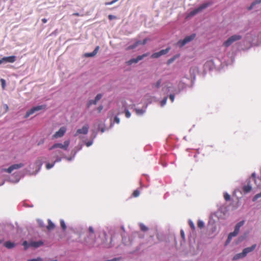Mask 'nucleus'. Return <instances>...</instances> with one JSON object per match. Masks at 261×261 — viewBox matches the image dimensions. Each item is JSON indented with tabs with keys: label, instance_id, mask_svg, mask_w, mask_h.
Wrapping results in <instances>:
<instances>
[{
	"label": "nucleus",
	"instance_id": "obj_44",
	"mask_svg": "<svg viewBox=\"0 0 261 261\" xmlns=\"http://www.w3.org/2000/svg\"><path fill=\"white\" fill-rule=\"evenodd\" d=\"M231 239H232V237L230 235H228L227 239L225 243V245H226L228 243H229V242L231 241Z\"/></svg>",
	"mask_w": 261,
	"mask_h": 261
},
{
	"label": "nucleus",
	"instance_id": "obj_13",
	"mask_svg": "<svg viewBox=\"0 0 261 261\" xmlns=\"http://www.w3.org/2000/svg\"><path fill=\"white\" fill-rule=\"evenodd\" d=\"M3 61L5 63H14L16 61V57L12 56L9 57H6L3 58Z\"/></svg>",
	"mask_w": 261,
	"mask_h": 261
},
{
	"label": "nucleus",
	"instance_id": "obj_26",
	"mask_svg": "<svg viewBox=\"0 0 261 261\" xmlns=\"http://www.w3.org/2000/svg\"><path fill=\"white\" fill-rule=\"evenodd\" d=\"M60 225L62 228L65 230L66 229V225L63 220H60Z\"/></svg>",
	"mask_w": 261,
	"mask_h": 261
},
{
	"label": "nucleus",
	"instance_id": "obj_23",
	"mask_svg": "<svg viewBox=\"0 0 261 261\" xmlns=\"http://www.w3.org/2000/svg\"><path fill=\"white\" fill-rule=\"evenodd\" d=\"M170 47H168L167 48H166L165 49H162L161 50H160L159 52L160 53V55L161 56L162 55H166V54H167L169 51L170 50Z\"/></svg>",
	"mask_w": 261,
	"mask_h": 261
},
{
	"label": "nucleus",
	"instance_id": "obj_22",
	"mask_svg": "<svg viewBox=\"0 0 261 261\" xmlns=\"http://www.w3.org/2000/svg\"><path fill=\"white\" fill-rule=\"evenodd\" d=\"M260 3H261V0H255L248 8V10H251L255 5L258 4Z\"/></svg>",
	"mask_w": 261,
	"mask_h": 261
},
{
	"label": "nucleus",
	"instance_id": "obj_19",
	"mask_svg": "<svg viewBox=\"0 0 261 261\" xmlns=\"http://www.w3.org/2000/svg\"><path fill=\"white\" fill-rule=\"evenodd\" d=\"M55 228V224L49 219L48 220V225L47 226V229L48 230H51Z\"/></svg>",
	"mask_w": 261,
	"mask_h": 261
},
{
	"label": "nucleus",
	"instance_id": "obj_58",
	"mask_svg": "<svg viewBox=\"0 0 261 261\" xmlns=\"http://www.w3.org/2000/svg\"><path fill=\"white\" fill-rule=\"evenodd\" d=\"M101 133H103V132H105V128H102L101 129Z\"/></svg>",
	"mask_w": 261,
	"mask_h": 261
},
{
	"label": "nucleus",
	"instance_id": "obj_55",
	"mask_svg": "<svg viewBox=\"0 0 261 261\" xmlns=\"http://www.w3.org/2000/svg\"><path fill=\"white\" fill-rule=\"evenodd\" d=\"M42 21L43 23H45L47 21V20L46 18H43L42 19Z\"/></svg>",
	"mask_w": 261,
	"mask_h": 261
},
{
	"label": "nucleus",
	"instance_id": "obj_54",
	"mask_svg": "<svg viewBox=\"0 0 261 261\" xmlns=\"http://www.w3.org/2000/svg\"><path fill=\"white\" fill-rule=\"evenodd\" d=\"M92 144V142L89 141V142H88L86 143V145H87V146L88 147V146H90V145H91Z\"/></svg>",
	"mask_w": 261,
	"mask_h": 261
},
{
	"label": "nucleus",
	"instance_id": "obj_2",
	"mask_svg": "<svg viewBox=\"0 0 261 261\" xmlns=\"http://www.w3.org/2000/svg\"><path fill=\"white\" fill-rule=\"evenodd\" d=\"M242 38V36L239 35H234L228 38L227 40L224 41L223 45L226 47L230 46L235 41H238Z\"/></svg>",
	"mask_w": 261,
	"mask_h": 261
},
{
	"label": "nucleus",
	"instance_id": "obj_48",
	"mask_svg": "<svg viewBox=\"0 0 261 261\" xmlns=\"http://www.w3.org/2000/svg\"><path fill=\"white\" fill-rule=\"evenodd\" d=\"M169 98L172 102H173L174 99V95L173 94H170L169 96Z\"/></svg>",
	"mask_w": 261,
	"mask_h": 261
},
{
	"label": "nucleus",
	"instance_id": "obj_45",
	"mask_svg": "<svg viewBox=\"0 0 261 261\" xmlns=\"http://www.w3.org/2000/svg\"><path fill=\"white\" fill-rule=\"evenodd\" d=\"M238 234V232H236V231H233V232H230V233L229 234V235H230V236L232 238V237H234L237 236Z\"/></svg>",
	"mask_w": 261,
	"mask_h": 261
},
{
	"label": "nucleus",
	"instance_id": "obj_43",
	"mask_svg": "<svg viewBox=\"0 0 261 261\" xmlns=\"http://www.w3.org/2000/svg\"><path fill=\"white\" fill-rule=\"evenodd\" d=\"M231 239H232V237L230 235H228L227 239L225 243V245H226L228 243H229V242L231 241Z\"/></svg>",
	"mask_w": 261,
	"mask_h": 261
},
{
	"label": "nucleus",
	"instance_id": "obj_47",
	"mask_svg": "<svg viewBox=\"0 0 261 261\" xmlns=\"http://www.w3.org/2000/svg\"><path fill=\"white\" fill-rule=\"evenodd\" d=\"M41 259L40 258H37L29 259L28 261H41Z\"/></svg>",
	"mask_w": 261,
	"mask_h": 261
},
{
	"label": "nucleus",
	"instance_id": "obj_59",
	"mask_svg": "<svg viewBox=\"0 0 261 261\" xmlns=\"http://www.w3.org/2000/svg\"><path fill=\"white\" fill-rule=\"evenodd\" d=\"M38 222H39V223L40 225L41 226H42L43 225H42V222H41V221H38Z\"/></svg>",
	"mask_w": 261,
	"mask_h": 261
},
{
	"label": "nucleus",
	"instance_id": "obj_4",
	"mask_svg": "<svg viewBox=\"0 0 261 261\" xmlns=\"http://www.w3.org/2000/svg\"><path fill=\"white\" fill-rule=\"evenodd\" d=\"M195 36L196 35L195 34H192L190 36H186L183 40H179L177 44L179 47H181L193 40L195 38Z\"/></svg>",
	"mask_w": 261,
	"mask_h": 261
},
{
	"label": "nucleus",
	"instance_id": "obj_25",
	"mask_svg": "<svg viewBox=\"0 0 261 261\" xmlns=\"http://www.w3.org/2000/svg\"><path fill=\"white\" fill-rule=\"evenodd\" d=\"M140 195V191L138 190H135L133 194H132V197H137Z\"/></svg>",
	"mask_w": 261,
	"mask_h": 261
},
{
	"label": "nucleus",
	"instance_id": "obj_21",
	"mask_svg": "<svg viewBox=\"0 0 261 261\" xmlns=\"http://www.w3.org/2000/svg\"><path fill=\"white\" fill-rule=\"evenodd\" d=\"M43 158H38L36 161L35 164L37 166H39V168L41 167V166L43 164Z\"/></svg>",
	"mask_w": 261,
	"mask_h": 261
},
{
	"label": "nucleus",
	"instance_id": "obj_57",
	"mask_svg": "<svg viewBox=\"0 0 261 261\" xmlns=\"http://www.w3.org/2000/svg\"><path fill=\"white\" fill-rule=\"evenodd\" d=\"M73 15L76 16H79L80 15H79V13H74L73 14Z\"/></svg>",
	"mask_w": 261,
	"mask_h": 261
},
{
	"label": "nucleus",
	"instance_id": "obj_60",
	"mask_svg": "<svg viewBox=\"0 0 261 261\" xmlns=\"http://www.w3.org/2000/svg\"><path fill=\"white\" fill-rule=\"evenodd\" d=\"M252 176L253 178H255V173H252Z\"/></svg>",
	"mask_w": 261,
	"mask_h": 261
},
{
	"label": "nucleus",
	"instance_id": "obj_11",
	"mask_svg": "<svg viewBox=\"0 0 261 261\" xmlns=\"http://www.w3.org/2000/svg\"><path fill=\"white\" fill-rule=\"evenodd\" d=\"M55 158H56L55 162H60L61 161L62 156L64 155V153L62 151L59 150H55L54 152Z\"/></svg>",
	"mask_w": 261,
	"mask_h": 261
},
{
	"label": "nucleus",
	"instance_id": "obj_7",
	"mask_svg": "<svg viewBox=\"0 0 261 261\" xmlns=\"http://www.w3.org/2000/svg\"><path fill=\"white\" fill-rule=\"evenodd\" d=\"M23 166H24V165L22 163L13 164V165H11V166H10L7 169H3V171L6 172L7 173H10L14 170L18 169Z\"/></svg>",
	"mask_w": 261,
	"mask_h": 261
},
{
	"label": "nucleus",
	"instance_id": "obj_36",
	"mask_svg": "<svg viewBox=\"0 0 261 261\" xmlns=\"http://www.w3.org/2000/svg\"><path fill=\"white\" fill-rule=\"evenodd\" d=\"M224 197L225 200L229 201L230 199V195L227 193H225L224 195Z\"/></svg>",
	"mask_w": 261,
	"mask_h": 261
},
{
	"label": "nucleus",
	"instance_id": "obj_14",
	"mask_svg": "<svg viewBox=\"0 0 261 261\" xmlns=\"http://www.w3.org/2000/svg\"><path fill=\"white\" fill-rule=\"evenodd\" d=\"M43 244V242L42 241H34L30 243V246L34 248H38Z\"/></svg>",
	"mask_w": 261,
	"mask_h": 261
},
{
	"label": "nucleus",
	"instance_id": "obj_32",
	"mask_svg": "<svg viewBox=\"0 0 261 261\" xmlns=\"http://www.w3.org/2000/svg\"><path fill=\"white\" fill-rule=\"evenodd\" d=\"M197 225L199 228H202L204 227V223L201 220H198Z\"/></svg>",
	"mask_w": 261,
	"mask_h": 261
},
{
	"label": "nucleus",
	"instance_id": "obj_5",
	"mask_svg": "<svg viewBox=\"0 0 261 261\" xmlns=\"http://www.w3.org/2000/svg\"><path fill=\"white\" fill-rule=\"evenodd\" d=\"M45 108H46V106L45 105L37 106L33 107L32 109H31L30 110H29L27 112L24 117L25 118H27L30 115L35 113L36 112L41 110L42 109H44Z\"/></svg>",
	"mask_w": 261,
	"mask_h": 261
},
{
	"label": "nucleus",
	"instance_id": "obj_16",
	"mask_svg": "<svg viewBox=\"0 0 261 261\" xmlns=\"http://www.w3.org/2000/svg\"><path fill=\"white\" fill-rule=\"evenodd\" d=\"M244 221H241L238 223L235 226L234 231L239 233L240 227L244 225Z\"/></svg>",
	"mask_w": 261,
	"mask_h": 261
},
{
	"label": "nucleus",
	"instance_id": "obj_39",
	"mask_svg": "<svg viewBox=\"0 0 261 261\" xmlns=\"http://www.w3.org/2000/svg\"><path fill=\"white\" fill-rule=\"evenodd\" d=\"M125 116L127 118H129L130 117V115H131L130 113L129 112V111L128 110H125Z\"/></svg>",
	"mask_w": 261,
	"mask_h": 261
},
{
	"label": "nucleus",
	"instance_id": "obj_28",
	"mask_svg": "<svg viewBox=\"0 0 261 261\" xmlns=\"http://www.w3.org/2000/svg\"><path fill=\"white\" fill-rule=\"evenodd\" d=\"M140 227L142 231H146L148 230V228L146 227L145 225L143 224H140Z\"/></svg>",
	"mask_w": 261,
	"mask_h": 261
},
{
	"label": "nucleus",
	"instance_id": "obj_9",
	"mask_svg": "<svg viewBox=\"0 0 261 261\" xmlns=\"http://www.w3.org/2000/svg\"><path fill=\"white\" fill-rule=\"evenodd\" d=\"M66 132V128L65 126L61 127L54 135V138H58L63 137Z\"/></svg>",
	"mask_w": 261,
	"mask_h": 261
},
{
	"label": "nucleus",
	"instance_id": "obj_20",
	"mask_svg": "<svg viewBox=\"0 0 261 261\" xmlns=\"http://www.w3.org/2000/svg\"><path fill=\"white\" fill-rule=\"evenodd\" d=\"M244 257H245V255L243 254V252H242L241 253L236 254L233 257V260H236L240 258H243Z\"/></svg>",
	"mask_w": 261,
	"mask_h": 261
},
{
	"label": "nucleus",
	"instance_id": "obj_38",
	"mask_svg": "<svg viewBox=\"0 0 261 261\" xmlns=\"http://www.w3.org/2000/svg\"><path fill=\"white\" fill-rule=\"evenodd\" d=\"M167 100V97H165L161 102V106H164L166 103Z\"/></svg>",
	"mask_w": 261,
	"mask_h": 261
},
{
	"label": "nucleus",
	"instance_id": "obj_6",
	"mask_svg": "<svg viewBox=\"0 0 261 261\" xmlns=\"http://www.w3.org/2000/svg\"><path fill=\"white\" fill-rule=\"evenodd\" d=\"M148 55V53L144 54L142 55L138 56L136 58L132 59L127 62H126V64L127 65H130L133 63H137L139 61L142 60L144 57H147Z\"/></svg>",
	"mask_w": 261,
	"mask_h": 261
},
{
	"label": "nucleus",
	"instance_id": "obj_40",
	"mask_svg": "<svg viewBox=\"0 0 261 261\" xmlns=\"http://www.w3.org/2000/svg\"><path fill=\"white\" fill-rule=\"evenodd\" d=\"M118 0H113L111 2H106L105 3V5H112L113 4H114L115 3H116V2H117Z\"/></svg>",
	"mask_w": 261,
	"mask_h": 261
},
{
	"label": "nucleus",
	"instance_id": "obj_37",
	"mask_svg": "<svg viewBox=\"0 0 261 261\" xmlns=\"http://www.w3.org/2000/svg\"><path fill=\"white\" fill-rule=\"evenodd\" d=\"M1 84H2V87L3 89H5V86H6L5 80L4 79H1Z\"/></svg>",
	"mask_w": 261,
	"mask_h": 261
},
{
	"label": "nucleus",
	"instance_id": "obj_34",
	"mask_svg": "<svg viewBox=\"0 0 261 261\" xmlns=\"http://www.w3.org/2000/svg\"><path fill=\"white\" fill-rule=\"evenodd\" d=\"M22 245L24 246V250H27L28 248V247L30 246V244H29L26 241L23 242Z\"/></svg>",
	"mask_w": 261,
	"mask_h": 261
},
{
	"label": "nucleus",
	"instance_id": "obj_52",
	"mask_svg": "<svg viewBox=\"0 0 261 261\" xmlns=\"http://www.w3.org/2000/svg\"><path fill=\"white\" fill-rule=\"evenodd\" d=\"M4 108L5 109L6 112H7L8 111L9 107H8V106L7 105H6V104L4 105Z\"/></svg>",
	"mask_w": 261,
	"mask_h": 261
},
{
	"label": "nucleus",
	"instance_id": "obj_27",
	"mask_svg": "<svg viewBox=\"0 0 261 261\" xmlns=\"http://www.w3.org/2000/svg\"><path fill=\"white\" fill-rule=\"evenodd\" d=\"M160 56H161V55H160V53L159 51V52L155 53H153V54H152V55L151 56V57L152 58H158Z\"/></svg>",
	"mask_w": 261,
	"mask_h": 261
},
{
	"label": "nucleus",
	"instance_id": "obj_1",
	"mask_svg": "<svg viewBox=\"0 0 261 261\" xmlns=\"http://www.w3.org/2000/svg\"><path fill=\"white\" fill-rule=\"evenodd\" d=\"M70 140H67L65 141L63 144L59 143H55L49 148V150H51L56 148H59L65 151L67 150L70 144Z\"/></svg>",
	"mask_w": 261,
	"mask_h": 261
},
{
	"label": "nucleus",
	"instance_id": "obj_29",
	"mask_svg": "<svg viewBox=\"0 0 261 261\" xmlns=\"http://www.w3.org/2000/svg\"><path fill=\"white\" fill-rule=\"evenodd\" d=\"M135 111L138 115H142L144 113V111L142 109H136Z\"/></svg>",
	"mask_w": 261,
	"mask_h": 261
},
{
	"label": "nucleus",
	"instance_id": "obj_33",
	"mask_svg": "<svg viewBox=\"0 0 261 261\" xmlns=\"http://www.w3.org/2000/svg\"><path fill=\"white\" fill-rule=\"evenodd\" d=\"M261 197V192L256 194L253 198V201H255L258 198Z\"/></svg>",
	"mask_w": 261,
	"mask_h": 261
},
{
	"label": "nucleus",
	"instance_id": "obj_53",
	"mask_svg": "<svg viewBox=\"0 0 261 261\" xmlns=\"http://www.w3.org/2000/svg\"><path fill=\"white\" fill-rule=\"evenodd\" d=\"M180 234H181V237L184 239L185 238V234H184V232L182 230H181L180 231Z\"/></svg>",
	"mask_w": 261,
	"mask_h": 261
},
{
	"label": "nucleus",
	"instance_id": "obj_56",
	"mask_svg": "<svg viewBox=\"0 0 261 261\" xmlns=\"http://www.w3.org/2000/svg\"><path fill=\"white\" fill-rule=\"evenodd\" d=\"M5 62L4 61H3V58H2L1 59H0V65L2 64V63H4Z\"/></svg>",
	"mask_w": 261,
	"mask_h": 261
},
{
	"label": "nucleus",
	"instance_id": "obj_3",
	"mask_svg": "<svg viewBox=\"0 0 261 261\" xmlns=\"http://www.w3.org/2000/svg\"><path fill=\"white\" fill-rule=\"evenodd\" d=\"M213 4V2L212 1H208L207 2H206L205 3H203L201 4L199 7H198L197 8L195 9L192 11H191L190 13V16H194L196 15L197 13L201 12L203 9L206 8L208 6L212 5Z\"/></svg>",
	"mask_w": 261,
	"mask_h": 261
},
{
	"label": "nucleus",
	"instance_id": "obj_46",
	"mask_svg": "<svg viewBox=\"0 0 261 261\" xmlns=\"http://www.w3.org/2000/svg\"><path fill=\"white\" fill-rule=\"evenodd\" d=\"M108 18L110 20H112L113 19H116V17L115 16L112 15H109L108 16Z\"/></svg>",
	"mask_w": 261,
	"mask_h": 261
},
{
	"label": "nucleus",
	"instance_id": "obj_17",
	"mask_svg": "<svg viewBox=\"0 0 261 261\" xmlns=\"http://www.w3.org/2000/svg\"><path fill=\"white\" fill-rule=\"evenodd\" d=\"M16 244L14 243L11 242L10 241H7L5 243L4 246L7 248L12 249L15 246Z\"/></svg>",
	"mask_w": 261,
	"mask_h": 261
},
{
	"label": "nucleus",
	"instance_id": "obj_49",
	"mask_svg": "<svg viewBox=\"0 0 261 261\" xmlns=\"http://www.w3.org/2000/svg\"><path fill=\"white\" fill-rule=\"evenodd\" d=\"M114 122H115L117 123H119L120 122V119L118 117H115L114 118Z\"/></svg>",
	"mask_w": 261,
	"mask_h": 261
},
{
	"label": "nucleus",
	"instance_id": "obj_30",
	"mask_svg": "<svg viewBox=\"0 0 261 261\" xmlns=\"http://www.w3.org/2000/svg\"><path fill=\"white\" fill-rule=\"evenodd\" d=\"M189 224L190 227L191 228V229L193 230H194L195 229V227L194 223L191 220H189Z\"/></svg>",
	"mask_w": 261,
	"mask_h": 261
},
{
	"label": "nucleus",
	"instance_id": "obj_24",
	"mask_svg": "<svg viewBox=\"0 0 261 261\" xmlns=\"http://www.w3.org/2000/svg\"><path fill=\"white\" fill-rule=\"evenodd\" d=\"M102 96V94H98L96 96V97H95V98L94 102V105H96V104L97 103V101H98V100H99L101 98Z\"/></svg>",
	"mask_w": 261,
	"mask_h": 261
},
{
	"label": "nucleus",
	"instance_id": "obj_12",
	"mask_svg": "<svg viewBox=\"0 0 261 261\" xmlns=\"http://www.w3.org/2000/svg\"><path fill=\"white\" fill-rule=\"evenodd\" d=\"M256 246V244H254V245H252L251 247H247V248L244 249L243 250V254L246 256L248 253L253 251L255 249Z\"/></svg>",
	"mask_w": 261,
	"mask_h": 261
},
{
	"label": "nucleus",
	"instance_id": "obj_18",
	"mask_svg": "<svg viewBox=\"0 0 261 261\" xmlns=\"http://www.w3.org/2000/svg\"><path fill=\"white\" fill-rule=\"evenodd\" d=\"M252 190V186L249 184H247V185H245L243 187V192L245 193H248L250 192Z\"/></svg>",
	"mask_w": 261,
	"mask_h": 261
},
{
	"label": "nucleus",
	"instance_id": "obj_42",
	"mask_svg": "<svg viewBox=\"0 0 261 261\" xmlns=\"http://www.w3.org/2000/svg\"><path fill=\"white\" fill-rule=\"evenodd\" d=\"M94 100H90L87 103V107L89 108L92 105H94Z\"/></svg>",
	"mask_w": 261,
	"mask_h": 261
},
{
	"label": "nucleus",
	"instance_id": "obj_50",
	"mask_svg": "<svg viewBox=\"0 0 261 261\" xmlns=\"http://www.w3.org/2000/svg\"><path fill=\"white\" fill-rule=\"evenodd\" d=\"M89 231L91 233H94V229L92 226H90L89 227Z\"/></svg>",
	"mask_w": 261,
	"mask_h": 261
},
{
	"label": "nucleus",
	"instance_id": "obj_35",
	"mask_svg": "<svg viewBox=\"0 0 261 261\" xmlns=\"http://www.w3.org/2000/svg\"><path fill=\"white\" fill-rule=\"evenodd\" d=\"M55 163H56V162H55H55H54V163L53 164H49V163H47V164H46V169H50L51 168H52V167L54 166V165H55Z\"/></svg>",
	"mask_w": 261,
	"mask_h": 261
},
{
	"label": "nucleus",
	"instance_id": "obj_15",
	"mask_svg": "<svg viewBox=\"0 0 261 261\" xmlns=\"http://www.w3.org/2000/svg\"><path fill=\"white\" fill-rule=\"evenodd\" d=\"M99 49V46H97L95 47V48L94 49V50H93V52L90 53H86L85 55V56L86 57H94V56H95L97 54Z\"/></svg>",
	"mask_w": 261,
	"mask_h": 261
},
{
	"label": "nucleus",
	"instance_id": "obj_51",
	"mask_svg": "<svg viewBox=\"0 0 261 261\" xmlns=\"http://www.w3.org/2000/svg\"><path fill=\"white\" fill-rule=\"evenodd\" d=\"M102 109H103V106H99L97 108V111H98V113H100L102 111Z\"/></svg>",
	"mask_w": 261,
	"mask_h": 261
},
{
	"label": "nucleus",
	"instance_id": "obj_31",
	"mask_svg": "<svg viewBox=\"0 0 261 261\" xmlns=\"http://www.w3.org/2000/svg\"><path fill=\"white\" fill-rule=\"evenodd\" d=\"M162 83V80L160 79L157 81V82L153 85V86L156 88H159L160 87L161 84Z\"/></svg>",
	"mask_w": 261,
	"mask_h": 261
},
{
	"label": "nucleus",
	"instance_id": "obj_61",
	"mask_svg": "<svg viewBox=\"0 0 261 261\" xmlns=\"http://www.w3.org/2000/svg\"><path fill=\"white\" fill-rule=\"evenodd\" d=\"M19 179L18 178L16 180V182H18L19 181Z\"/></svg>",
	"mask_w": 261,
	"mask_h": 261
},
{
	"label": "nucleus",
	"instance_id": "obj_8",
	"mask_svg": "<svg viewBox=\"0 0 261 261\" xmlns=\"http://www.w3.org/2000/svg\"><path fill=\"white\" fill-rule=\"evenodd\" d=\"M89 126L86 124L84 125L82 128L78 129L74 134V136H77L80 134L86 135L88 132Z\"/></svg>",
	"mask_w": 261,
	"mask_h": 261
},
{
	"label": "nucleus",
	"instance_id": "obj_10",
	"mask_svg": "<svg viewBox=\"0 0 261 261\" xmlns=\"http://www.w3.org/2000/svg\"><path fill=\"white\" fill-rule=\"evenodd\" d=\"M147 41V38L144 39L142 41H140V40L139 41H137L134 44L129 45V46H128L127 47L126 49L127 50H129V49H134V48H136L139 45H144V44H145L146 43Z\"/></svg>",
	"mask_w": 261,
	"mask_h": 261
},
{
	"label": "nucleus",
	"instance_id": "obj_41",
	"mask_svg": "<svg viewBox=\"0 0 261 261\" xmlns=\"http://www.w3.org/2000/svg\"><path fill=\"white\" fill-rule=\"evenodd\" d=\"M175 58H176L175 57H173V58L169 59L167 61V64L169 65V64H171V63H172L174 61Z\"/></svg>",
	"mask_w": 261,
	"mask_h": 261
}]
</instances>
